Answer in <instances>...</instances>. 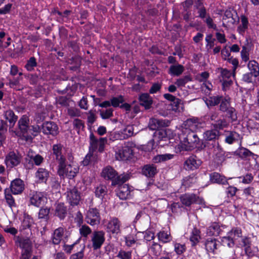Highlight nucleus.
<instances>
[{"mask_svg": "<svg viewBox=\"0 0 259 259\" xmlns=\"http://www.w3.org/2000/svg\"><path fill=\"white\" fill-rule=\"evenodd\" d=\"M179 139L180 143L175 146V151L177 153L183 151H189L195 147H197L199 142V139L195 132L183 134L180 136Z\"/></svg>", "mask_w": 259, "mask_h": 259, "instance_id": "f257e3e1", "label": "nucleus"}, {"mask_svg": "<svg viewBox=\"0 0 259 259\" xmlns=\"http://www.w3.org/2000/svg\"><path fill=\"white\" fill-rule=\"evenodd\" d=\"M70 163L66 164V161L58 165L57 174L60 178L66 177L69 179L74 178L79 171L78 166L71 161V157L68 158Z\"/></svg>", "mask_w": 259, "mask_h": 259, "instance_id": "f03ea898", "label": "nucleus"}, {"mask_svg": "<svg viewBox=\"0 0 259 259\" xmlns=\"http://www.w3.org/2000/svg\"><path fill=\"white\" fill-rule=\"evenodd\" d=\"M135 145L132 142L124 143L123 145L117 147L115 149V156L118 160H127L133 155Z\"/></svg>", "mask_w": 259, "mask_h": 259, "instance_id": "7ed1b4c3", "label": "nucleus"}, {"mask_svg": "<svg viewBox=\"0 0 259 259\" xmlns=\"http://www.w3.org/2000/svg\"><path fill=\"white\" fill-rule=\"evenodd\" d=\"M101 175L105 179L110 180L112 185L124 183L128 179V177L126 175H118L116 171L110 166L105 167Z\"/></svg>", "mask_w": 259, "mask_h": 259, "instance_id": "20e7f679", "label": "nucleus"}, {"mask_svg": "<svg viewBox=\"0 0 259 259\" xmlns=\"http://www.w3.org/2000/svg\"><path fill=\"white\" fill-rule=\"evenodd\" d=\"M242 237L241 229L238 227H234L227 233L226 236L222 238L221 241L224 246L232 247L234 246L235 242Z\"/></svg>", "mask_w": 259, "mask_h": 259, "instance_id": "39448f33", "label": "nucleus"}, {"mask_svg": "<svg viewBox=\"0 0 259 259\" xmlns=\"http://www.w3.org/2000/svg\"><path fill=\"white\" fill-rule=\"evenodd\" d=\"M202 126V123L196 117H192L187 119L182 126V133L185 135L188 132H196Z\"/></svg>", "mask_w": 259, "mask_h": 259, "instance_id": "423d86ee", "label": "nucleus"}, {"mask_svg": "<svg viewBox=\"0 0 259 259\" xmlns=\"http://www.w3.org/2000/svg\"><path fill=\"white\" fill-rule=\"evenodd\" d=\"M21 160V156L18 153L11 151L6 155L5 163L7 168H11L17 166Z\"/></svg>", "mask_w": 259, "mask_h": 259, "instance_id": "0eeeda50", "label": "nucleus"}, {"mask_svg": "<svg viewBox=\"0 0 259 259\" xmlns=\"http://www.w3.org/2000/svg\"><path fill=\"white\" fill-rule=\"evenodd\" d=\"M85 220L91 226L98 225L100 222L99 210L96 208H90L86 213Z\"/></svg>", "mask_w": 259, "mask_h": 259, "instance_id": "6e6552de", "label": "nucleus"}, {"mask_svg": "<svg viewBox=\"0 0 259 259\" xmlns=\"http://www.w3.org/2000/svg\"><path fill=\"white\" fill-rule=\"evenodd\" d=\"M66 198L68 203L72 206L77 205L80 200V193L75 187L67 190Z\"/></svg>", "mask_w": 259, "mask_h": 259, "instance_id": "1a4fd4ad", "label": "nucleus"}, {"mask_svg": "<svg viewBox=\"0 0 259 259\" xmlns=\"http://www.w3.org/2000/svg\"><path fill=\"white\" fill-rule=\"evenodd\" d=\"M181 201L182 204L189 206L193 203L202 204L204 203V200L202 198L197 197L193 194H185L180 197Z\"/></svg>", "mask_w": 259, "mask_h": 259, "instance_id": "9d476101", "label": "nucleus"}, {"mask_svg": "<svg viewBox=\"0 0 259 259\" xmlns=\"http://www.w3.org/2000/svg\"><path fill=\"white\" fill-rule=\"evenodd\" d=\"M105 240V232L104 231H94L91 238L92 246L94 249L100 248L104 242Z\"/></svg>", "mask_w": 259, "mask_h": 259, "instance_id": "9b49d317", "label": "nucleus"}, {"mask_svg": "<svg viewBox=\"0 0 259 259\" xmlns=\"http://www.w3.org/2000/svg\"><path fill=\"white\" fill-rule=\"evenodd\" d=\"M15 244L22 249L21 255H30L31 243L28 239L18 237L15 241Z\"/></svg>", "mask_w": 259, "mask_h": 259, "instance_id": "f8f14e48", "label": "nucleus"}, {"mask_svg": "<svg viewBox=\"0 0 259 259\" xmlns=\"http://www.w3.org/2000/svg\"><path fill=\"white\" fill-rule=\"evenodd\" d=\"M47 199L43 192H34L30 197V203L36 207L44 205L47 202Z\"/></svg>", "mask_w": 259, "mask_h": 259, "instance_id": "ddd939ff", "label": "nucleus"}, {"mask_svg": "<svg viewBox=\"0 0 259 259\" xmlns=\"http://www.w3.org/2000/svg\"><path fill=\"white\" fill-rule=\"evenodd\" d=\"M121 223L115 217L111 218L106 225L107 232L112 234H118L120 232Z\"/></svg>", "mask_w": 259, "mask_h": 259, "instance_id": "4468645a", "label": "nucleus"}, {"mask_svg": "<svg viewBox=\"0 0 259 259\" xmlns=\"http://www.w3.org/2000/svg\"><path fill=\"white\" fill-rule=\"evenodd\" d=\"M202 161L196 156L192 155L189 157L185 160L184 165L187 170H195L199 168L201 165Z\"/></svg>", "mask_w": 259, "mask_h": 259, "instance_id": "2eb2a0df", "label": "nucleus"}, {"mask_svg": "<svg viewBox=\"0 0 259 259\" xmlns=\"http://www.w3.org/2000/svg\"><path fill=\"white\" fill-rule=\"evenodd\" d=\"M220 246V243L215 239H208L205 243V249L209 254H217Z\"/></svg>", "mask_w": 259, "mask_h": 259, "instance_id": "dca6fc26", "label": "nucleus"}, {"mask_svg": "<svg viewBox=\"0 0 259 259\" xmlns=\"http://www.w3.org/2000/svg\"><path fill=\"white\" fill-rule=\"evenodd\" d=\"M42 132L45 134H50L55 136L58 133V127L57 125L52 121L44 122L42 125Z\"/></svg>", "mask_w": 259, "mask_h": 259, "instance_id": "f3484780", "label": "nucleus"}, {"mask_svg": "<svg viewBox=\"0 0 259 259\" xmlns=\"http://www.w3.org/2000/svg\"><path fill=\"white\" fill-rule=\"evenodd\" d=\"M131 188L126 184L121 185L116 191L117 196L121 200H125L131 197Z\"/></svg>", "mask_w": 259, "mask_h": 259, "instance_id": "a211bd4d", "label": "nucleus"}, {"mask_svg": "<svg viewBox=\"0 0 259 259\" xmlns=\"http://www.w3.org/2000/svg\"><path fill=\"white\" fill-rule=\"evenodd\" d=\"M24 184L22 180L20 179H16L12 181L11 183V191L15 195L21 193L24 190Z\"/></svg>", "mask_w": 259, "mask_h": 259, "instance_id": "6ab92c4d", "label": "nucleus"}, {"mask_svg": "<svg viewBox=\"0 0 259 259\" xmlns=\"http://www.w3.org/2000/svg\"><path fill=\"white\" fill-rule=\"evenodd\" d=\"M168 124V120L151 118L149 122V127L150 130L154 131L162 127L167 126Z\"/></svg>", "mask_w": 259, "mask_h": 259, "instance_id": "aec40b11", "label": "nucleus"}, {"mask_svg": "<svg viewBox=\"0 0 259 259\" xmlns=\"http://www.w3.org/2000/svg\"><path fill=\"white\" fill-rule=\"evenodd\" d=\"M29 119L26 115H23L18 121L19 128L24 137H25L29 128Z\"/></svg>", "mask_w": 259, "mask_h": 259, "instance_id": "412c9836", "label": "nucleus"}, {"mask_svg": "<svg viewBox=\"0 0 259 259\" xmlns=\"http://www.w3.org/2000/svg\"><path fill=\"white\" fill-rule=\"evenodd\" d=\"M53 154L55 155L58 165L66 161V159L62 154V146L61 144H56L53 146Z\"/></svg>", "mask_w": 259, "mask_h": 259, "instance_id": "4be33fe9", "label": "nucleus"}, {"mask_svg": "<svg viewBox=\"0 0 259 259\" xmlns=\"http://www.w3.org/2000/svg\"><path fill=\"white\" fill-rule=\"evenodd\" d=\"M162 251V246L159 243L153 242L148 248L149 254L153 258H157Z\"/></svg>", "mask_w": 259, "mask_h": 259, "instance_id": "5701e85b", "label": "nucleus"}, {"mask_svg": "<svg viewBox=\"0 0 259 259\" xmlns=\"http://www.w3.org/2000/svg\"><path fill=\"white\" fill-rule=\"evenodd\" d=\"M140 105L144 106L146 109L151 108L153 100L150 96L147 93L141 94L139 97Z\"/></svg>", "mask_w": 259, "mask_h": 259, "instance_id": "b1692460", "label": "nucleus"}, {"mask_svg": "<svg viewBox=\"0 0 259 259\" xmlns=\"http://www.w3.org/2000/svg\"><path fill=\"white\" fill-rule=\"evenodd\" d=\"M231 179V178H229L227 179L225 177L221 175L218 172H213L210 175V180L213 183L222 185L228 184V180Z\"/></svg>", "mask_w": 259, "mask_h": 259, "instance_id": "393cba45", "label": "nucleus"}, {"mask_svg": "<svg viewBox=\"0 0 259 259\" xmlns=\"http://www.w3.org/2000/svg\"><path fill=\"white\" fill-rule=\"evenodd\" d=\"M225 136V142L229 144H232L242 139L238 133L234 131L227 132Z\"/></svg>", "mask_w": 259, "mask_h": 259, "instance_id": "a878e982", "label": "nucleus"}, {"mask_svg": "<svg viewBox=\"0 0 259 259\" xmlns=\"http://www.w3.org/2000/svg\"><path fill=\"white\" fill-rule=\"evenodd\" d=\"M65 229L59 227L55 230L52 237V241L54 244H59L62 240L65 233Z\"/></svg>", "mask_w": 259, "mask_h": 259, "instance_id": "bb28decb", "label": "nucleus"}, {"mask_svg": "<svg viewBox=\"0 0 259 259\" xmlns=\"http://www.w3.org/2000/svg\"><path fill=\"white\" fill-rule=\"evenodd\" d=\"M143 175L148 178L153 177L157 172L156 166L153 164H147L144 166L142 170Z\"/></svg>", "mask_w": 259, "mask_h": 259, "instance_id": "cd10ccee", "label": "nucleus"}, {"mask_svg": "<svg viewBox=\"0 0 259 259\" xmlns=\"http://www.w3.org/2000/svg\"><path fill=\"white\" fill-rule=\"evenodd\" d=\"M248 20L247 18L244 15H242L240 17V24L237 28L238 32L242 35H244L245 32L248 28Z\"/></svg>", "mask_w": 259, "mask_h": 259, "instance_id": "c85d7f7f", "label": "nucleus"}, {"mask_svg": "<svg viewBox=\"0 0 259 259\" xmlns=\"http://www.w3.org/2000/svg\"><path fill=\"white\" fill-rule=\"evenodd\" d=\"M189 239L192 246L196 245L201 239L200 230L196 228H193L190 233Z\"/></svg>", "mask_w": 259, "mask_h": 259, "instance_id": "c756f323", "label": "nucleus"}, {"mask_svg": "<svg viewBox=\"0 0 259 259\" xmlns=\"http://www.w3.org/2000/svg\"><path fill=\"white\" fill-rule=\"evenodd\" d=\"M157 236L159 241L163 243L170 242L172 238L169 231L161 230L157 233Z\"/></svg>", "mask_w": 259, "mask_h": 259, "instance_id": "7c9ffc66", "label": "nucleus"}, {"mask_svg": "<svg viewBox=\"0 0 259 259\" xmlns=\"http://www.w3.org/2000/svg\"><path fill=\"white\" fill-rule=\"evenodd\" d=\"M247 67L249 72L253 75L254 78L259 76V65L254 60H251L248 62Z\"/></svg>", "mask_w": 259, "mask_h": 259, "instance_id": "2f4dec72", "label": "nucleus"}, {"mask_svg": "<svg viewBox=\"0 0 259 259\" xmlns=\"http://www.w3.org/2000/svg\"><path fill=\"white\" fill-rule=\"evenodd\" d=\"M49 177V172L43 168H39L35 173V177L40 182H46Z\"/></svg>", "mask_w": 259, "mask_h": 259, "instance_id": "473e14b6", "label": "nucleus"}, {"mask_svg": "<svg viewBox=\"0 0 259 259\" xmlns=\"http://www.w3.org/2000/svg\"><path fill=\"white\" fill-rule=\"evenodd\" d=\"M4 115L5 119L9 122L10 128L13 127L17 120V116L11 110L6 111Z\"/></svg>", "mask_w": 259, "mask_h": 259, "instance_id": "72a5a7b5", "label": "nucleus"}, {"mask_svg": "<svg viewBox=\"0 0 259 259\" xmlns=\"http://www.w3.org/2000/svg\"><path fill=\"white\" fill-rule=\"evenodd\" d=\"M203 139L206 141H212L219 137V132L217 130H207L203 134Z\"/></svg>", "mask_w": 259, "mask_h": 259, "instance_id": "f704fd0d", "label": "nucleus"}, {"mask_svg": "<svg viewBox=\"0 0 259 259\" xmlns=\"http://www.w3.org/2000/svg\"><path fill=\"white\" fill-rule=\"evenodd\" d=\"M220 227L218 223L214 222L212 223L207 229L206 234L208 236H217L220 232Z\"/></svg>", "mask_w": 259, "mask_h": 259, "instance_id": "c9c22d12", "label": "nucleus"}, {"mask_svg": "<svg viewBox=\"0 0 259 259\" xmlns=\"http://www.w3.org/2000/svg\"><path fill=\"white\" fill-rule=\"evenodd\" d=\"M235 155L238 156L242 159H245L247 158L248 157L251 155H253L254 154L248 149L241 147L235 151Z\"/></svg>", "mask_w": 259, "mask_h": 259, "instance_id": "e433bc0d", "label": "nucleus"}, {"mask_svg": "<svg viewBox=\"0 0 259 259\" xmlns=\"http://www.w3.org/2000/svg\"><path fill=\"white\" fill-rule=\"evenodd\" d=\"M175 155L171 154H159L154 156L153 158V161L154 163H159L165 162L166 161L172 159L174 158Z\"/></svg>", "mask_w": 259, "mask_h": 259, "instance_id": "4c0bfd02", "label": "nucleus"}, {"mask_svg": "<svg viewBox=\"0 0 259 259\" xmlns=\"http://www.w3.org/2000/svg\"><path fill=\"white\" fill-rule=\"evenodd\" d=\"M40 130V127L37 125L30 126L24 138L26 140H31L32 139V136H36L39 133Z\"/></svg>", "mask_w": 259, "mask_h": 259, "instance_id": "58836bf2", "label": "nucleus"}, {"mask_svg": "<svg viewBox=\"0 0 259 259\" xmlns=\"http://www.w3.org/2000/svg\"><path fill=\"white\" fill-rule=\"evenodd\" d=\"M184 68L183 65L177 64L171 65L169 69V73L174 76H179L184 71Z\"/></svg>", "mask_w": 259, "mask_h": 259, "instance_id": "ea45409f", "label": "nucleus"}, {"mask_svg": "<svg viewBox=\"0 0 259 259\" xmlns=\"http://www.w3.org/2000/svg\"><path fill=\"white\" fill-rule=\"evenodd\" d=\"M222 96H211L204 99L205 103L208 107L214 106L221 102Z\"/></svg>", "mask_w": 259, "mask_h": 259, "instance_id": "a19ab883", "label": "nucleus"}, {"mask_svg": "<svg viewBox=\"0 0 259 259\" xmlns=\"http://www.w3.org/2000/svg\"><path fill=\"white\" fill-rule=\"evenodd\" d=\"M66 214V208L63 203H58L56 208L55 214L60 219H64Z\"/></svg>", "mask_w": 259, "mask_h": 259, "instance_id": "79ce46f5", "label": "nucleus"}, {"mask_svg": "<svg viewBox=\"0 0 259 259\" xmlns=\"http://www.w3.org/2000/svg\"><path fill=\"white\" fill-rule=\"evenodd\" d=\"M220 103V110L223 112L227 111L230 106V98L229 97L222 98Z\"/></svg>", "mask_w": 259, "mask_h": 259, "instance_id": "37998d69", "label": "nucleus"}, {"mask_svg": "<svg viewBox=\"0 0 259 259\" xmlns=\"http://www.w3.org/2000/svg\"><path fill=\"white\" fill-rule=\"evenodd\" d=\"M22 78L21 77L14 78V79L9 81V85L11 88L15 89L16 90H20L23 89V87L20 85V82Z\"/></svg>", "mask_w": 259, "mask_h": 259, "instance_id": "c03bdc74", "label": "nucleus"}, {"mask_svg": "<svg viewBox=\"0 0 259 259\" xmlns=\"http://www.w3.org/2000/svg\"><path fill=\"white\" fill-rule=\"evenodd\" d=\"M174 250L178 255L183 254L186 250V245L177 242H173Z\"/></svg>", "mask_w": 259, "mask_h": 259, "instance_id": "a18cd8bd", "label": "nucleus"}, {"mask_svg": "<svg viewBox=\"0 0 259 259\" xmlns=\"http://www.w3.org/2000/svg\"><path fill=\"white\" fill-rule=\"evenodd\" d=\"M220 70L221 71V80L230 79V78L231 76H235V75H233V72H231L230 71L227 70V69L221 68Z\"/></svg>", "mask_w": 259, "mask_h": 259, "instance_id": "49530a36", "label": "nucleus"}, {"mask_svg": "<svg viewBox=\"0 0 259 259\" xmlns=\"http://www.w3.org/2000/svg\"><path fill=\"white\" fill-rule=\"evenodd\" d=\"M33 223V221L31 217L28 215H24L22 222V226L23 229L30 228Z\"/></svg>", "mask_w": 259, "mask_h": 259, "instance_id": "de8ad7c7", "label": "nucleus"}, {"mask_svg": "<svg viewBox=\"0 0 259 259\" xmlns=\"http://www.w3.org/2000/svg\"><path fill=\"white\" fill-rule=\"evenodd\" d=\"M246 254L251 257L254 255L258 251V248L257 247L250 244L249 246H247L244 249Z\"/></svg>", "mask_w": 259, "mask_h": 259, "instance_id": "09e8293b", "label": "nucleus"}, {"mask_svg": "<svg viewBox=\"0 0 259 259\" xmlns=\"http://www.w3.org/2000/svg\"><path fill=\"white\" fill-rule=\"evenodd\" d=\"M5 197L7 201V203L9 205V206L12 207L13 206H15V200L13 197L12 196V194H11L10 192L7 189H6L5 191Z\"/></svg>", "mask_w": 259, "mask_h": 259, "instance_id": "8fccbe9b", "label": "nucleus"}, {"mask_svg": "<svg viewBox=\"0 0 259 259\" xmlns=\"http://www.w3.org/2000/svg\"><path fill=\"white\" fill-rule=\"evenodd\" d=\"M80 238L77 239L74 243L71 245L65 244L63 246V250L67 253H70L75 248H77Z\"/></svg>", "mask_w": 259, "mask_h": 259, "instance_id": "3c124183", "label": "nucleus"}, {"mask_svg": "<svg viewBox=\"0 0 259 259\" xmlns=\"http://www.w3.org/2000/svg\"><path fill=\"white\" fill-rule=\"evenodd\" d=\"M107 193V188L104 185L98 186L95 190V195L98 197H103Z\"/></svg>", "mask_w": 259, "mask_h": 259, "instance_id": "603ef678", "label": "nucleus"}, {"mask_svg": "<svg viewBox=\"0 0 259 259\" xmlns=\"http://www.w3.org/2000/svg\"><path fill=\"white\" fill-rule=\"evenodd\" d=\"M79 233L82 237H87L92 232L91 229L88 226L84 225L80 226L79 229Z\"/></svg>", "mask_w": 259, "mask_h": 259, "instance_id": "864d4df0", "label": "nucleus"}, {"mask_svg": "<svg viewBox=\"0 0 259 259\" xmlns=\"http://www.w3.org/2000/svg\"><path fill=\"white\" fill-rule=\"evenodd\" d=\"M37 63L36 61V59L34 57H31L28 61L27 63L26 64L25 67L26 69L29 71H31L34 69V68L36 66Z\"/></svg>", "mask_w": 259, "mask_h": 259, "instance_id": "5fc2aeb1", "label": "nucleus"}, {"mask_svg": "<svg viewBox=\"0 0 259 259\" xmlns=\"http://www.w3.org/2000/svg\"><path fill=\"white\" fill-rule=\"evenodd\" d=\"M123 102V97L121 95L118 97H113L111 99V106L114 107H118L120 104L122 103Z\"/></svg>", "mask_w": 259, "mask_h": 259, "instance_id": "6e6d98bb", "label": "nucleus"}, {"mask_svg": "<svg viewBox=\"0 0 259 259\" xmlns=\"http://www.w3.org/2000/svg\"><path fill=\"white\" fill-rule=\"evenodd\" d=\"M203 21L206 24L208 28L217 30V25L214 23L212 18L209 15H207L206 18L203 20Z\"/></svg>", "mask_w": 259, "mask_h": 259, "instance_id": "4d7b16f0", "label": "nucleus"}, {"mask_svg": "<svg viewBox=\"0 0 259 259\" xmlns=\"http://www.w3.org/2000/svg\"><path fill=\"white\" fill-rule=\"evenodd\" d=\"M242 60L244 62H247L249 60V53L245 46L242 47V49L240 52Z\"/></svg>", "mask_w": 259, "mask_h": 259, "instance_id": "13d9d810", "label": "nucleus"}, {"mask_svg": "<svg viewBox=\"0 0 259 259\" xmlns=\"http://www.w3.org/2000/svg\"><path fill=\"white\" fill-rule=\"evenodd\" d=\"M90 149L92 148L93 150L97 149L99 139L97 140L93 134H91L90 136Z\"/></svg>", "mask_w": 259, "mask_h": 259, "instance_id": "bf43d9fd", "label": "nucleus"}, {"mask_svg": "<svg viewBox=\"0 0 259 259\" xmlns=\"http://www.w3.org/2000/svg\"><path fill=\"white\" fill-rule=\"evenodd\" d=\"M122 132L125 139H126L133 135L134 127L133 125H127L122 131Z\"/></svg>", "mask_w": 259, "mask_h": 259, "instance_id": "052dcab7", "label": "nucleus"}, {"mask_svg": "<svg viewBox=\"0 0 259 259\" xmlns=\"http://www.w3.org/2000/svg\"><path fill=\"white\" fill-rule=\"evenodd\" d=\"M181 104L182 101L178 98H176L173 102L170 103L171 110L175 112H180V108Z\"/></svg>", "mask_w": 259, "mask_h": 259, "instance_id": "680f3d73", "label": "nucleus"}, {"mask_svg": "<svg viewBox=\"0 0 259 259\" xmlns=\"http://www.w3.org/2000/svg\"><path fill=\"white\" fill-rule=\"evenodd\" d=\"M154 137L155 138L157 137L159 140L166 141L167 138L165 129L160 130L156 131L154 133Z\"/></svg>", "mask_w": 259, "mask_h": 259, "instance_id": "e2e57ef3", "label": "nucleus"}, {"mask_svg": "<svg viewBox=\"0 0 259 259\" xmlns=\"http://www.w3.org/2000/svg\"><path fill=\"white\" fill-rule=\"evenodd\" d=\"M190 80V78L188 76H186L183 78L178 79L175 82V84L177 85L178 87H184Z\"/></svg>", "mask_w": 259, "mask_h": 259, "instance_id": "0e129e2a", "label": "nucleus"}, {"mask_svg": "<svg viewBox=\"0 0 259 259\" xmlns=\"http://www.w3.org/2000/svg\"><path fill=\"white\" fill-rule=\"evenodd\" d=\"M227 125L228 123L225 119H219L213 124L214 127L219 130H222L223 128L227 127Z\"/></svg>", "mask_w": 259, "mask_h": 259, "instance_id": "69168bd1", "label": "nucleus"}, {"mask_svg": "<svg viewBox=\"0 0 259 259\" xmlns=\"http://www.w3.org/2000/svg\"><path fill=\"white\" fill-rule=\"evenodd\" d=\"M195 182L196 179L194 177H187L184 179L182 184L185 187H189Z\"/></svg>", "mask_w": 259, "mask_h": 259, "instance_id": "338daca9", "label": "nucleus"}, {"mask_svg": "<svg viewBox=\"0 0 259 259\" xmlns=\"http://www.w3.org/2000/svg\"><path fill=\"white\" fill-rule=\"evenodd\" d=\"M30 158L32 160V161L34 162L36 165L37 166L40 165L44 161V158L39 154H36L34 156H31Z\"/></svg>", "mask_w": 259, "mask_h": 259, "instance_id": "774afa93", "label": "nucleus"}]
</instances>
